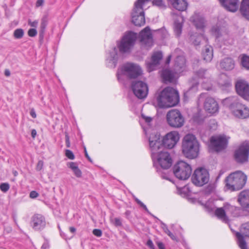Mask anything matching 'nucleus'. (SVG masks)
<instances>
[{
	"instance_id": "obj_1",
	"label": "nucleus",
	"mask_w": 249,
	"mask_h": 249,
	"mask_svg": "<svg viewBox=\"0 0 249 249\" xmlns=\"http://www.w3.org/2000/svg\"><path fill=\"white\" fill-rule=\"evenodd\" d=\"M158 106L161 108H167L177 105L179 101L178 91L168 87L163 89L157 97Z\"/></svg>"
},
{
	"instance_id": "obj_2",
	"label": "nucleus",
	"mask_w": 249,
	"mask_h": 249,
	"mask_svg": "<svg viewBox=\"0 0 249 249\" xmlns=\"http://www.w3.org/2000/svg\"><path fill=\"white\" fill-rule=\"evenodd\" d=\"M182 153L189 159L196 158L199 153V143L193 134H187L184 137L182 144Z\"/></svg>"
},
{
	"instance_id": "obj_3",
	"label": "nucleus",
	"mask_w": 249,
	"mask_h": 249,
	"mask_svg": "<svg viewBox=\"0 0 249 249\" xmlns=\"http://www.w3.org/2000/svg\"><path fill=\"white\" fill-rule=\"evenodd\" d=\"M247 177L242 172L237 171L231 174L226 179V187L232 191L241 189L245 185Z\"/></svg>"
},
{
	"instance_id": "obj_4",
	"label": "nucleus",
	"mask_w": 249,
	"mask_h": 249,
	"mask_svg": "<svg viewBox=\"0 0 249 249\" xmlns=\"http://www.w3.org/2000/svg\"><path fill=\"white\" fill-rule=\"evenodd\" d=\"M241 210L239 207L231 205L226 203L223 206L217 208L215 211V215L223 222L228 223L229 222V217H238L241 215Z\"/></svg>"
},
{
	"instance_id": "obj_5",
	"label": "nucleus",
	"mask_w": 249,
	"mask_h": 249,
	"mask_svg": "<svg viewBox=\"0 0 249 249\" xmlns=\"http://www.w3.org/2000/svg\"><path fill=\"white\" fill-rule=\"evenodd\" d=\"M142 73V71L140 66L136 64L128 63L118 69L117 76L118 80L121 81L123 75H125L130 79H135L141 76Z\"/></svg>"
},
{
	"instance_id": "obj_6",
	"label": "nucleus",
	"mask_w": 249,
	"mask_h": 249,
	"mask_svg": "<svg viewBox=\"0 0 249 249\" xmlns=\"http://www.w3.org/2000/svg\"><path fill=\"white\" fill-rule=\"evenodd\" d=\"M150 0H137L134 3L131 12L132 21L136 26H141L145 24L144 6Z\"/></svg>"
},
{
	"instance_id": "obj_7",
	"label": "nucleus",
	"mask_w": 249,
	"mask_h": 249,
	"mask_svg": "<svg viewBox=\"0 0 249 249\" xmlns=\"http://www.w3.org/2000/svg\"><path fill=\"white\" fill-rule=\"evenodd\" d=\"M137 38L136 34L129 32L125 34L117 43L118 48L121 53H128L134 45Z\"/></svg>"
},
{
	"instance_id": "obj_8",
	"label": "nucleus",
	"mask_w": 249,
	"mask_h": 249,
	"mask_svg": "<svg viewBox=\"0 0 249 249\" xmlns=\"http://www.w3.org/2000/svg\"><path fill=\"white\" fill-rule=\"evenodd\" d=\"M148 138L149 149L151 152V156L155 155L160 152V151H163L164 145L162 140L160 138V135L153 131L146 136Z\"/></svg>"
},
{
	"instance_id": "obj_9",
	"label": "nucleus",
	"mask_w": 249,
	"mask_h": 249,
	"mask_svg": "<svg viewBox=\"0 0 249 249\" xmlns=\"http://www.w3.org/2000/svg\"><path fill=\"white\" fill-rule=\"evenodd\" d=\"M192 172V169L190 165L182 160L178 161L173 167L174 175L180 180L188 179Z\"/></svg>"
},
{
	"instance_id": "obj_10",
	"label": "nucleus",
	"mask_w": 249,
	"mask_h": 249,
	"mask_svg": "<svg viewBox=\"0 0 249 249\" xmlns=\"http://www.w3.org/2000/svg\"><path fill=\"white\" fill-rule=\"evenodd\" d=\"M229 109L231 114L236 118L245 119L249 117V108L237 100L230 104Z\"/></svg>"
},
{
	"instance_id": "obj_11",
	"label": "nucleus",
	"mask_w": 249,
	"mask_h": 249,
	"mask_svg": "<svg viewBox=\"0 0 249 249\" xmlns=\"http://www.w3.org/2000/svg\"><path fill=\"white\" fill-rule=\"evenodd\" d=\"M168 124L174 128H180L184 123V119L180 112L178 109H172L166 114Z\"/></svg>"
},
{
	"instance_id": "obj_12",
	"label": "nucleus",
	"mask_w": 249,
	"mask_h": 249,
	"mask_svg": "<svg viewBox=\"0 0 249 249\" xmlns=\"http://www.w3.org/2000/svg\"><path fill=\"white\" fill-rule=\"evenodd\" d=\"M191 179L193 183L196 186H202L209 181V173L205 169H197L193 173Z\"/></svg>"
},
{
	"instance_id": "obj_13",
	"label": "nucleus",
	"mask_w": 249,
	"mask_h": 249,
	"mask_svg": "<svg viewBox=\"0 0 249 249\" xmlns=\"http://www.w3.org/2000/svg\"><path fill=\"white\" fill-rule=\"evenodd\" d=\"M249 156V142H244L235 151V160L240 163L247 162Z\"/></svg>"
},
{
	"instance_id": "obj_14",
	"label": "nucleus",
	"mask_w": 249,
	"mask_h": 249,
	"mask_svg": "<svg viewBox=\"0 0 249 249\" xmlns=\"http://www.w3.org/2000/svg\"><path fill=\"white\" fill-rule=\"evenodd\" d=\"M153 160H156L159 164L163 169H167L172 164V159L170 154L166 150L160 151L155 156H152Z\"/></svg>"
},
{
	"instance_id": "obj_15",
	"label": "nucleus",
	"mask_w": 249,
	"mask_h": 249,
	"mask_svg": "<svg viewBox=\"0 0 249 249\" xmlns=\"http://www.w3.org/2000/svg\"><path fill=\"white\" fill-rule=\"evenodd\" d=\"M131 88L134 94L139 99H144L147 95L148 86L142 81H133L131 84Z\"/></svg>"
},
{
	"instance_id": "obj_16",
	"label": "nucleus",
	"mask_w": 249,
	"mask_h": 249,
	"mask_svg": "<svg viewBox=\"0 0 249 249\" xmlns=\"http://www.w3.org/2000/svg\"><path fill=\"white\" fill-rule=\"evenodd\" d=\"M174 56L176 57L174 64V71L176 73H179L182 71L186 67V60L183 53L180 49H176L173 53Z\"/></svg>"
},
{
	"instance_id": "obj_17",
	"label": "nucleus",
	"mask_w": 249,
	"mask_h": 249,
	"mask_svg": "<svg viewBox=\"0 0 249 249\" xmlns=\"http://www.w3.org/2000/svg\"><path fill=\"white\" fill-rule=\"evenodd\" d=\"M240 231L241 233L237 232L236 233L238 245L241 249H248L243 235L249 237V222L242 224Z\"/></svg>"
},
{
	"instance_id": "obj_18",
	"label": "nucleus",
	"mask_w": 249,
	"mask_h": 249,
	"mask_svg": "<svg viewBox=\"0 0 249 249\" xmlns=\"http://www.w3.org/2000/svg\"><path fill=\"white\" fill-rule=\"evenodd\" d=\"M179 139V135L177 131H173L167 134L162 139L164 147L171 149L177 144Z\"/></svg>"
},
{
	"instance_id": "obj_19",
	"label": "nucleus",
	"mask_w": 249,
	"mask_h": 249,
	"mask_svg": "<svg viewBox=\"0 0 249 249\" xmlns=\"http://www.w3.org/2000/svg\"><path fill=\"white\" fill-rule=\"evenodd\" d=\"M227 143L228 140L224 136L212 137L211 138V147L217 152L225 149L227 146Z\"/></svg>"
},
{
	"instance_id": "obj_20",
	"label": "nucleus",
	"mask_w": 249,
	"mask_h": 249,
	"mask_svg": "<svg viewBox=\"0 0 249 249\" xmlns=\"http://www.w3.org/2000/svg\"><path fill=\"white\" fill-rule=\"evenodd\" d=\"M140 41L147 49L153 45V40L150 29L148 27H145L139 34Z\"/></svg>"
},
{
	"instance_id": "obj_21",
	"label": "nucleus",
	"mask_w": 249,
	"mask_h": 249,
	"mask_svg": "<svg viewBox=\"0 0 249 249\" xmlns=\"http://www.w3.org/2000/svg\"><path fill=\"white\" fill-rule=\"evenodd\" d=\"M237 93L245 99L249 97V85L244 80H238L235 84Z\"/></svg>"
},
{
	"instance_id": "obj_22",
	"label": "nucleus",
	"mask_w": 249,
	"mask_h": 249,
	"mask_svg": "<svg viewBox=\"0 0 249 249\" xmlns=\"http://www.w3.org/2000/svg\"><path fill=\"white\" fill-rule=\"evenodd\" d=\"M31 225L35 231L43 230L46 226L45 217L39 214L34 215L31 218Z\"/></svg>"
},
{
	"instance_id": "obj_23",
	"label": "nucleus",
	"mask_w": 249,
	"mask_h": 249,
	"mask_svg": "<svg viewBox=\"0 0 249 249\" xmlns=\"http://www.w3.org/2000/svg\"><path fill=\"white\" fill-rule=\"evenodd\" d=\"M205 110L209 113L213 114L218 111L219 107L216 101L212 97H207L204 103Z\"/></svg>"
},
{
	"instance_id": "obj_24",
	"label": "nucleus",
	"mask_w": 249,
	"mask_h": 249,
	"mask_svg": "<svg viewBox=\"0 0 249 249\" xmlns=\"http://www.w3.org/2000/svg\"><path fill=\"white\" fill-rule=\"evenodd\" d=\"M162 58V54L160 52L154 53L151 57V61L146 63L147 70L150 72L156 69Z\"/></svg>"
},
{
	"instance_id": "obj_25",
	"label": "nucleus",
	"mask_w": 249,
	"mask_h": 249,
	"mask_svg": "<svg viewBox=\"0 0 249 249\" xmlns=\"http://www.w3.org/2000/svg\"><path fill=\"white\" fill-rule=\"evenodd\" d=\"M237 201L243 209L249 208V190L241 191L238 195Z\"/></svg>"
},
{
	"instance_id": "obj_26",
	"label": "nucleus",
	"mask_w": 249,
	"mask_h": 249,
	"mask_svg": "<svg viewBox=\"0 0 249 249\" xmlns=\"http://www.w3.org/2000/svg\"><path fill=\"white\" fill-rule=\"evenodd\" d=\"M221 4L229 11L234 12L238 8V0H219Z\"/></svg>"
},
{
	"instance_id": "obj_27",
	"label": "nucleus",
	"mask_w": 249,
	"mask_h": 249,
	"mask_svg": "<svg viewBox=\"0 0 249 249\" xmlns=\"http://www.w3.org/2000/svg\"><path fill=\"white\" fill-rule=\"evenodd\" d=\"M106 60L108 67L111 68L116 67L118 61V50L116 47L112 49Z\"/></svg>"
},
{
	"instance_id": "obj_28",
	"label": "nucleus",
	"mask_w": 249,
	"mask_h": 249,
	"mask_svg": "<svg viewBox=\"0 0 249 249\" xmlns=\"http://www.w3.org/2000/svg\"><path fill=\"white\" fill-rule=\"evenodd\" d=\"M168 1L174 8L179 11L186 10L188 6L186 0H168Z\"/></svg>"
},
{
	"instance_id": "obj_29",
	"label": "nucleus",
	"mask_w": 249,
	"mask_h": 249,
	"mask_svg": "<svg viewBox=\"0 0 249 249\" xmlns=\"http://www.w3.org/2000/svg\"><path fill=\"white\" fill-rule=\"evenodd\" d=\"M190 21L197 29H202L204 27V18L199 14L195 13L190 18Z\"/></svg>"
},
{
	"instance_id": "obj_30",
	"label": "nucleus",
	"mask_w": 249,
	"mask_h": 249,
	"mask_svg": "<svg viewBox=\"0 0 249 249\" xmlns=\"http://www.w3.org/2000/svg\"><path fill=\"white\" fill-rule=\"evenodd\" d=\"M174 30L175 35L177 37H179L182 33V23L183 18L180 15L177 16V18H175Z\"/></svg>"
},
{
	"instance_id": "obj_31",
	"label": "nucleus",
	"mask_w": 249,
	"mask_h": 249,
	"mask_svg": "<svg viewBox=\"0 0 249 249\" xmlns=\"http://www.w3.org/2000/svg\"><path fill=\"white\" fill-rule=\"evenodd\" d=\"M211 33L217 39H226L228 37V34L224 29L220 28L217 26H213L211 29Z\"/></svg>"
},
{
	"instance_id": "obj_32",
	"label": "nucleus",
	"mask_w": 249,
	"mask_h": 249,
	"mask_svg": "<svg viewBox=\"0 0 249 249\" xmlns=\"http://www.w3.org/2000/svg\"><path fill=\"white\" fill-rule=\"evenodd\" d=\"M220 66L226 71H231L234 67V62L231 58H226L221 61Z\"/></svg>"
},
{
	"instance_id": "obj_33",
	"label": "nucleus",
	"mask_w": 249,
	"mask_h": 249,
	"mask_svg": "<svg viewBox=\"0 0 249 249\" xmlns=\"http://www.w3.org/2000/svg\"><path fill=\"white\" fill-rule=\"evenodd\" d=\"M196 76L200 79L202 80V83L205 82H210V74L207 70L205 69H200L196 72Z\"/></svg>"
},
{
	"instance_id": "obj_34",
	"label": "nucleus",
	"mask_w": 249,
	"mask_h": 249,
	"mask_svg": "<svg viewBox=\"0 0 249 249\" xmlns=\"http://www.w3.org/2000/svg\"><path fill=\"white\" fill-rule=\"evenodd\" d=\"M240 10L242 16L249 20V0H242Z\"/></svg>"
},
{
	"instance_id": "obj_35",
	"label": "nucleus",
	"mask_w": 249,
	"mask_h": 249,
	"mask_svg": "<svg viewBox=\"0 0 249 249\" xmlns=\"http://www.w3.org/2000/svg\"><path fill=\"white\" fill-rule=\"evenodd\" d=\"M202 56L206 62H210L213 57V48L209 45H206L202 52Z\"/></svg>"
},
{
	"instance_id": "obj_36",
	"label": "nucleus",
	"mask_w": 249,
	"mask_h": 249,
	"mask_svg": "<svg viewBox=\"0 0 249 249\" xmlns=\"http://www.w3.org/2000/svg\"><path fill=\"white\" fill-rule=\"evenodd\" d=\"M202 39H204L207 42L208 39L202 34L198 35L195 33L190 36V41L195 46L199 45Z\"/></svg>"
},
{
	"instance_id": "obj_37",
	"label": "nucleus",
	"mask_w": 249,
	"mask_h": 249,
	"mask_svg": "<svg viewBox=\"0 0 249 249\" xmlns=\"http://www.w3.org/2000/svg\"><path fill=\"white\" fill-rule=\"evenodd\" d=\"M142 118L143 120L145 121V123L146 124L147 126H143V129L144 131L145 132V134L146 136H148V135L149 133H151V132L155 131L154 130H152L151 128L150 127V123L152 120V118L146 117L143 114H142Z\"/></svg>"
},
{
	"instance_id": "obj_38",
	"label": "nucleus",
	"mask_w": 249,
	"mask_h": 249,
	"mask_svg": "<svg viewBox=\"0 0 249 249\" xmlns=\"http://www.w3.org/2000/svg\"><path fill=\"white\" fill-rule=\"evenodd\" d=\"M174 76V72L170 70L165 69L162 71L161 76L165 82H172Z\"/></svg>"
},
{
	"instance_id": "obj_39",
	"label": "nucleus",
	"mask_w": 249,
	"mask_h": 249,
	"mask_svg": "<svg viewBox=\"0 0 249 249\" xmlns=\"http://www.w3.org/2000/svg\"><path fill=\"white\" fill-rule=\"evenodd\" d=\"M68 166L72 170L75 176L80 178L82 176V172L78 167L75 162H71L69 163Z\"/></svg>"
},
{
	"instance_id": "obj_40",
	"label": "nucleus",
	"mask_w": 249,
	"mask_h": 249,
	"mask_svg": "<svg viewBox=\"0 0 249 249\" xmlns=\"http://www.w3.org/2000/svg\"><path fill=\"white\" fill-rule=\"evenodd\" d=\"M161 228L163 229L164 232L166 233L173 240L178 241L177 237L169 231L167 225L163 223L162 222H161Z\"/></svg>"
},
{
	"instance_id": "obj_41",
	"label": "nucleus",
	"mask_w": 249,
	"mask_h": 249,
	"mask_svg": "<svg viewBox=\"0 0 249 249\" xmlns=\"http://www.w3.org/2000/svg\"><path fill=\"white\" fill-rule=\"evenodd\" d=\"M241 64L243 67L249 70V56L243 54L241 58Z\"/></svg>"
},
{
	"instance_id": "obj_42",
	"label": "nucleus",
	"mask_w": 249,
	"mask_h": 249,
	"mask_svg": "<svg viewBox=\"0 0 249 249\" xmlns=\"http://www.w3.org/2000/svg\"><path fill=\"white\" fill-rule=\"evenodd\" d=\"M153 4L158 7L161 9H165L166 5L162 0H154L152 2Z\"/></svg>"
},
{
	"instance_id": "obj_43",
	"label": "nucleus",
	"mask_w": 249,
	"mask_h": 249,
	"mask_svg": "<svg viewBox=\"0 0 249 249\" xmlns=\"http://www.w3.org/2000/svg\"><path fill=\"white\" fill-rule=\"evenodd\" d=\"M14 36L16 39L21 38L24 35V31L23 29L19 28L14 31Z\"/></svg>"
},
{
	"instance_id": "obj_44",
	"label": "nucleus",
	"mask_w": 249,
	"mask_h": 249,
	"mask_svg": "<svg viewBox=\"0 0 249 249\" xmlns=\"http://www.w3.org/2000/svg\"><path fill=\"white\" fill-rule=\"evenodd\" d=\"M48 24V18L47 17L44 16L42 18L40 24V31L42 34H43L44 32V30L47 25Z\"/></svg>"
},
{
	"instance_id": "obj_45",
	"label": "nucleus",
	"mask_w": 249,
	"mask_h": 249,
	"mask_svg": "<svg viewBox=\"0 0 249 249\" xmlns=\"http://www.w3.org/2000/svg\"><path fill=\"white\" fill-rule=\"evenodd\" d=\"M198 83L196 82L194 86H192L186 92L184 93V96H186L188 94H190V92L193 91L196 92L198 89Z\"/></svg>"
},
{
	"instance_id": "obj_46",
	"label": "nucleus",
	"mask_w": 249,
	"mask_h": 249,
	"mask_svg": "<svg viewBox=\"0 0 249 249\" xmlns=\"http://www.w3.org/2000/svg\"><path fill=\"white\" fill-rule=\"evenodd\" d=\"M10 186L8 183H2L0 185V189L4 193L7 192Z\"/></svg>"
},
{
	"instance_id": "obj_47",
	"label": "nucleus",
	"mask_w": 249,
	"mask_h": 249,
	"mask_svg": "<svg viewBox=\"0 0 249 249\" xmlns=\"http://www.w3.org/2000/svg\"><path fill=\"white\" fill-rule=\"evenodd\" d=\"M188 188L187 187H184L178 190V193L179 194L183 196H185L188 194L189 193Z\"/></svg>"
},
{
	"instance_id": "obj_48",
	"label": "nucleus",
	"mask_w": 249,
	"mask_h": 249,
	"mask_svg": "<svg viewBox=\"0 0 249 249\" xmlns=\"http://www.w3.org/2000/svg\"><path fill=\"white\" fill-rule=\"evenodd\" d=\"M66 156L70 160H74V155L72 152L70 150L67 149L65 151Z\"/></svg>"
},
{
	"instance_id": "obj_49",
	"label": "nucleus",
	"mask_w": 249,
	"mask_h": 249,
	"mask_svg": "<svg viewBox=\"0 0 249 249\" xmlns=\"http://www.w3.org/2000/svg\"><path fill=\"white\" fill-rule=\"evenodd\" d=\"M37 34V31L35 28L30 29L28 31V35L30 37H34Z\"/></svg>"
},
{
	"instance_id": "obj_50",
	"label": "nucleus",
	"mask_w": 249,
	"mask_h": 249,
	"mask_svg": "<svg viewBox=\"0 0 249 249\" xmlns=\"http://www.w3.org/2000/svg\"><path fill=\"white\" fill-rule=\"evenodd\" d=\"M28 25H29L31 27L36 28L37 26L38 22L36 20L32 21L30 19H29L28 20Z\"/></svg>"
},
{
	"instance_id": "obj_51",
	"label": "nucleus",
	"mask_w": 249,
	"mask_h": 249,
	"mask_svg": "<svg viewBox=\"0 0 249 249\" xmlns=\"http://www.w3.org/2000/svg\"><path fill=\"white\" fill-rule=\"evenodd\" d=\"M93 234L97 237H100L102 234V232L99 229H94L93 231Z\"/></svg>"
},
{
	"instance_id": "obj_52",
	"label": "nucleus",
	"mask_w": 249,
	"mask_h": 249,
	"mask_svg": "<svg viewBox=\"0 0 249 249\" xmlns=\"http://www.w3.org/2000/svg\"><path fill=\"white\" fill-rule=\"evenodd\" d=\"M43 166V162L42 160L38 161L37 165H36V170L38 171L41 170Z\"/></svg>"
},
{
	"instance_id": "obj_53",
	"label": "nucleus",
	"mask_w": 249,
	"mask_h": 249,
	"mask_svg": "<svg viewBox=\"0 0 249 249\" xmlns=\"http://www.w3.org/2000/svg\"><path fill=\"white\" fill-rule=\"evenodd\" d=\"M38 194L35 191H32L30 192V197L32 198H36L38 196Z\"/></svg>"
},
{
	"instance_id": "obj_54",
	"label": "nucleus",
	"mask_w": 249,
	"mask_h": 249,
	"mask_svg": "<svg viewBox=\"0 0 249 249\" xmlns=\"http://www.w3.org/2000/svg\"><path fill=\"white\" fill-rule=\"evenodd\" d=\"M146 245L151 249H155L154 245L151 240L149 239L147 241Z\"/></svg>"
},
{
	"instance_id": "obj_55",
	"label": "nucleus",
	"mask_w": 249,
	"mask_h": 249,
	"mask_svg": "<svg viewBox=\"0 0 249 249\" xmlns=\"http://www.w3.org/2000/svg\"><path fill=\"white\" fill-rule=\"evenodd\" d=\"M114 224L117 226H121L122 223L120 219L118 218H115L114 219Z\"/></svg>"
},
{
	"instance_id": "obj_56",
	"label": "nucleus",
	"mask_w": 249,
	"mask_h": 249,
	"mask_svg": "<svg viewBox=\"0 0 249 249\" xmlns=\"http://www.w3.org/2000/svg\"><path fill=\"white\" fill-rule=\"evenodd\" d=\"M49 245L47 242H44L41 247L42 249H49Z\"/></svg>"
},
{
	"instance_id": "obj_57",
	"label": "nucleus",
	"mask_w": 249,
	"mask_h": 249,
	"mask_svg": "<svg viewBox=\"0 0 249 249\" xmlns=\"http://www.w3.org/2000/svg\"><path fill=\"white\" fill-rule=\"evenodd\" d=\"M84 152H85V156L86 157V158L88 159V160L89 161L92 162L91 159H90V158L89 157V156L88 155V153L87 152L86 147L84 146Z\"/></svg>"
},
{
	"instance_id": "obj_58",
	"label": "nucleus",
	"mask_w": 249,
	"mask_h": 249,
	"mask_svg": "<svg viewBox=\"0 0 249 249\" xmlns=\"http://www.w3.org/2000/svg\"><path fill=\"white\" fill-rule=\"evenodd\" d=\"M157 245L159 249H165L164 244L161 242H158Z\"/></svg>"
},
{
	"instance_id": "obj_59",
	"label": "nucleus",
	"mask_w": 249,
	"mask_h": 249,
	"mask_svg": "<svg viewBox=\"0 0 249 249\" xmlns=\"http://www.w3.org/2000/svg\"><path fill=\"white\" fill-rule=\"evenodd\" d=\"M30 115L33 118H36V112L34 109H32L30 111Z\"/></svg>"
},
{
	"instance_id": "obj_60",
	"label": "nucleus",
	"mask_w": 249,
	"mask_h": 249,
	"mask_svg": "<svg viewBox=\"0 0 249 249\" xmlns=\"http://www.w3.org/2000/svg\"><path fill=\"white\" fill-rule=\"evenodd\" d=\"M66 143L68 147L70 146V142L69 140V137L68 135H66Z\"/></svg>"
},
{
	"instance_id": "obj_61",
	"label": "nucleus",
	"mask_w": 249,
	"mask_h": 249,
	"mask_svg": "<svg viewBox=\"0 0 249 249\" xmlns=\"http://www.w3.org/2000/svg\"><path fill=\"white\" fill-rule=\"evenodd\" d=\"M44 3L43 0H37L36 3V6L39 7L41 6Z\"/></svg>"
},
{
	"instance_id": "obj_62",
	"label": "nucleus",
	"mask_w": 249,
	"mask_h": 249,
	"mask_svg": "<svg viewBox=\"0 0 249 249\" xmlns=\"http://www.w3.org/2000/svg\"><path fill=\"white\" fill-rule=\"evenodd\" d=\"M31 135L33 138H35L36 135V131L35 129H32L31 131Z\"/></svg>"
},
{
	"instance_id": "obj_63",
	"label": "nucleus",
	"mask_w": 249,
	"mask_h": 249,
	"mask_svg": "<svg viewBox=\"0 0 249 249\" xmlns=\"http://www.w3.org/2000/svg\"><path fill=\"white\" fill-rule=\"evenodd\" d=\"M4 74L7 77L9 76L11 74L10 71L8 69H5L4 71Z\"/></svg>"
},
{
	"instance_id": "obj_64",
	"label": "nucleus",
	"mask_w": 249,
	"mask_h": 249,
	"mask_svg": "<svg viewBox=\"0 0 249 249\" xmlns=\"http://www.w3.org/2000/svg\"><path fill=\"white\" fill-rule=\"evenodd\" d=\"M172 56H173V57H174V56H173V53H172V54L169 55L168 56V57H167V60H166V64H169V63H170V60H171V57H172Z\"/></svg>"
}]
</instances>
